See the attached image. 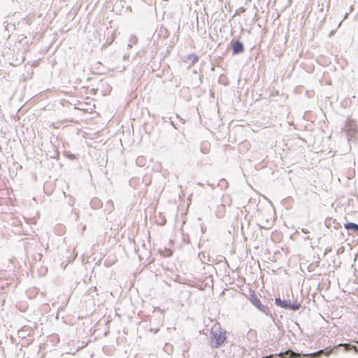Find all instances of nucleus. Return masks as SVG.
I'll return each instance as SVG.
<instances>
[{"instance_id": "obj_3", "label": "nucleus", "mask_w": 358, "mask_h": 358, "mask_svg": "<svg viewBox=\"0 0 358 358\" xmlns=\"http://www.w3.org/2000/svg\"><path fill=\"white\" fill-rule=\"evenodd\" d=\"M250 301L259 310L261 311H265L266 307L262 304L260 299L255 294L250 296Z\"/></svg>"}, {"instance_id": "obj_11", "label": "nucleus", "mask_w": 358, "mask_h": 358, "mask_svg": "<svg viewBox=\"0 0 358 358\" xmlns=\"http://www.w3.org/2000/svg\"><path fill=\"white\" fill-rule=\"evenodd\" d=\"M357 343H358V341H357Z\"/></svg>"}, {"instance_id": "obj_6", "label": "nucleus", "mask_w": 358, "mask_h": 358, "mask_svg": "<svg viewBox=\"0 0 358 358\" xmlns=\"http://www.w3.org/2000/svg\"><path fill=\"white\" fill-rule=\"evenodd\" d=\"M243 51V44L240 41H236L233 45L234 54H238Z\"/></svg>"}, {"instance_id": "obj_8", "label": "nucleus", "mask_w": 358, "mask_h": 358, "mask_svg": "<svg viewBox=\"0 0 358 358\" xmlns=\"http://www.w3.org/2000/svg\"><path fill=\"white\" fill-rule=\"evenodd\" d=\"M344 227L348 230H354L358 234V225L355 223H346L344 224Z\"/></svg>"}, {"instance_id": "obj_1", "label": "nucleus", "mask_w": 358, "mask_h": 358, "mask_svg": "<svg viewBox=\"0 0 358 358\" xmlns=\"http://www.w3.org/2000/svg\"><path fill=\"white\" fill-rule=\"evenodd\" d=\"M226 341V332L221 328L212 330L210 337V345L212 348H217Z\"/></svg>"}, {"instance_id": "obj_10", "label": "nucleus", "mask_w": 358, "mask_h": 358, "mask_svg": "<svg viewBox=\"0 0 358 358\" xmlns=\"http://www.w3.org/2000/svg\"><path fill=\"white\" fill-rule=\"evenodd\" d=\"M264 358H273V355H269V356H267V357H264Z\"/></svg>"}, {"instance_id": "obj_5", "label": "nucleus", "mask_w": 358, "mask_h": 358, "mask_svg": "<svg viewBox=\"0 0 358 358\" xmlns=\"http://www.w3.org/2000/svg\"><path fill=\"white\" fill-rule=\"evenodd\" d=\"M278 356L284 358H297L300 357V355L292 351L288 350L285 352H280Z\"/></svg>"}, {"instance_id": "obj_9", "label": "nucleus", "mask_w": 358, "mask_h": 358, "mask_svg": "<svg viewBox=\"0 0 358 358\" xmlns=\"http://www.w3.org/2000/svg\"><path fill=\"white\" fill-rule=\"evenodd\" d=\"M338 346H344L345 350H349L350 348H352L355 351L358 352V350L357 349L356 346H354V345L351 347L350 345L345 343V344H339Z\"/></svg>"}, {"instance_id": "obj_4", "label": "nucleus", "mask_w": 358, "mask_h": 358, "mask_svg": "<svg viewBox=\"0 0 358 358\" xmlns=\"http://www.w3.org/2000/svg\"><path fill=\"white\" fill-rule=\"evenodd\" d=\"M198 61L199 57L196 54H189L185 59V62L187 63L190 66L194 65Z\"/></svg>"}, {"instance_id": "obj_7", "label": "nucleus", "mask_w": 358, "mask_h": 358, "mask_svg": "<svg viewBox=\"0 0 358 358\" xmlns=\"http://www.w3.org/2000/svg\"><path fill=\"white\" fill-rule=\"evenodd\" d=\"M332 351H333V349H331L329 351L324 352L323 350H321L318 351L317 352L305 355V356L308 357H310V358H314V357H317L318 355L322 354V353H324V355L326 356H329L331 353Z\"/></svg>"}, {"instance_id": "obj_2", "label": "nucleus", "mask_w": 358, "mask_h": 358, "mask_svg": "<svg viewBox=\"0 0 358 358\" xmlns=\"http://www.w3.org/2000/svg\"><path fill=\"white\" fill-rule=\"evenodd\" d=\"M275 303L278 306H280L283 308L286 309H290L292 310H299L301 307L300 303L294 302V303H289L285 300H281L280 299H275Z\"/></svg>"}]
</instances>
